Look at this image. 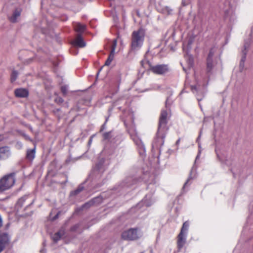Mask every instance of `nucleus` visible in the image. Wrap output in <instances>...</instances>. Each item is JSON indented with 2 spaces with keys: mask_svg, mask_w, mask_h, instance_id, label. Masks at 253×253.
Instances as JSON below:
<instances>
[{
  "mask_svg": "<svg viewBox=\"0 0 253 253\" xmlns=\"http://www.w3.org/2000/svg\"><path fill=\"white\" fill-rule=\"evenodd\" d=\"M169 117L170 116L167 110H161L159 119L157 136L158 139H161L162 145L164 143L165 138L169 129L167 125Z\"/></svg>",
  "mask_w": 253,
  "mask_h": 253,
  "instance_id": "1",
  "label": "nucleus"
},
{
  "mask_svg": "<svg viewBox=\"0 0 253 253\" xmlns=\"http://www.w3.org/2000/svg\"><path fill=\"white\" fill-rule=\"evenodd\" d=\"M145 36V30L142 28L134 31L131 34V47L132 49H136L142 46Z\"/></svg>",
  "mask_w": 253,
  "mask_h": 253,
  "instance_id": "2",
  "label": "nucleus"
},
{
  "mask_svg": "<svg viewBox=\"0 0 253 253\" xmlns=\"http://www.w3.org/2000/svg\"><path fill=\"white\" fill-rule=\"evenodd\" d=\"M14 175V173H11L3 176L0 179V189L1 192L13 186L15 182Z\"/></svg>",
  "mask_w": 253,
  "mask_h": 253,
  "instance_id": "3",
  "label": "nucleus"
},
{
  "mask_svg": "<svg viewBox=\"0 0 253 253\" xmlns=\"http://www.w3.org/2000/svg\"><path fill=\"white\" fill-rule=\"evenodd\" d=\"M121 237L124 240L135 241L138 240L140 236L138 228H131L123 232Z\"/></svg>",
  "mask_w": 253,
  "mask_h": 253,
  "instance_id": "4",
  "label": "nucleus"
},
{
  "mask_svg": "<svg viewBox=\"0 0 253 253\" xmlns=\"http://www.w3.org/2000/svg\"><path fill=\"white\" fill-rule=\"evenodd\" d=\"M150 70L154 74L157 75H163L169 71V67L168 65L160 64L155 66H151Z\"/></svg>",
  "mask_w": 253,
  "mask_h": 253,
  "instance_id": "5",
  "label": "nucleus"
},
{
  "mask_svg": "<svg viewBox=\"0 0 253 253\" xmlns=\"http://www.w3.org/2000/svg\"><path fill=\"white\" fill-rule=\"evenodd\" d=\"M216 50L217 48L215 46H213L210 49L208 58L207 59V71L211 69L213 66L212 57Z\"/></svg>",
  "mask_w": 253,
  "mask_h": 253,
  "instance_id": "6",
  "label": "nucleus"
},
{
  "mask_svg": "<svg viewBox=\"0 0 253 253\" xmlns=\"http://www.w3.org/2000/svg\"><path fill=\"white\" fill-rule=\"evenodd\" d=\"M14 95L18 98H27L29 95V92L26 88H18L14 90Z\"/></svg>",
  "mask_w": 253,
  "mask_h": 253,
  "instance_id": "7",
  "label": "nucleus"
},
{
  "mask_svg": "<svg viewBox=\"0 0 253 253\" xmlns=\"http://www.w3.org/2000/svg\"><path fill=\"white\" fill-rule=\"evenodd\" d=\"M10 155V148L8 146L0 147V160L7 159Z\"/></svg>",
  "mask_w": 253,
  "mask_h": 253,
  "instance_id": "8",
  "label": "nucleus"
},
{
  "mask_svg": "<svg viewBox=\"0 0 253 253\" xmlns=\"http://www.w3.org/2000/svg\"><path fill=\"white\" fill-rule=\"evenodd\" d=\"M9 238L8 235L5 233L0 234V253L4 249L6 245L8 244Z\"/></svg>",
  "mask_w": 253,
  "mask_h": 253,
  "instance_id": "9",
  "label": "nucleus"
},
{
  "mask_svg": "<svg viewBox=\"0 0 253 253\" xmlns=\"http://www.w3.org/2000/svg\"><path fill=\"white\" fill-rule=\"evenodd\" d=\"M185 235L179 234L177 237V248L178 251H180L186 243Z\"/></svg>",
  "mask_w": 253,
  "mask_h": 253,
  "instance_id": "10",
  "label": "nucleus"
},
{
  "mask_svg": "<svg viewBox=\"0 0 253 253\" xmlns=\"http://www.w3.org/2000/svg\"><path fill=\"white\" fill-rule=\"evenodd\" d=\"M248 45L245 44L244 45V49L242 50V56L239 64V70L240 72H242L244 70L245 66V62L246 59V54L247 53V48Z\"/></svg>",
  "mask_w": 253,
  "mask_h": 253,
  "instance_id": "11",
  "label": "nucleus"
},
{
  "mask_svg": "<svg viewBox=\"0 0 253 253\" xmlns=\"http://www.w3.org/2000/svg\"><path fill=\"white\" fill-rule=\"evenodd\" d=\"M72 43L74 45L79 47H83L85 45V43L80 34L77 35L75 40L72 42Z\"/></svg>",
  "mask_w": 253,
  "mask_h": 253,
  "instance_id": "12",
  "label": "nucleus"
},
{
  "mask_svg": "<svg viewBox=\"0 0 253 253\" xmlns=\"http://www.w3.org/2000/svg\"><path fill=\"white\" fill-rule=\"evenodd\" d=\"M21 12V10L19 8L16 9L13 12L12 15L9 17L10 22L15 23L17 21V19L20 16Z\"/></svg>",
  "mask_w": 253,
  "mask_h": 253,
  "instance_id": "13",
  "label": "nucleus"
},
{
  "mask_svg": "<svg viewBox=\"0 0 253 253\" xmlns=\"http://www.w3.org/2000/svg\"><path fill=\"white\" fill-rule=\"evenodd\" d=\"M36 154V146L32 149H28L26 152V158L30 161H32Z\"/></svg>",
  "mask_w": 253,
  "mask_h": 253,
  "instance_id": "14",
  "label": "nucleus"
},
{
  "mask_svg": "<svg viewBox=\"0 0 253 253\" xmlns=\"http://www.w3.org/2000/svg\"><path fill=\"white\" fill-rule=\"evenodd\" d=\"M189 226V223L188 221H185L183 223L182 226L181 228L180 232L179 234L182 235H185L186 236L187 231Z\"/></svg>",
  "mask_w": 253,
  "mask_h": 253,
  "instance_id": "15",
  "label": "nucleus"
},
{
  "mask_svg": "<svg viewBox=\"0 0 253 253\" xmlns=\"http://www.w3.org/2000/svg\"><path fill=\"white\" fill-rule=\"evenodd\" d=\"M75 30L77 32L82 33L85 30V26L80 23H77L75 26Z\"/></svg>",
  "mask_w": 253,
  "mask_h": 253,
  "instance_id": "16",
  "label": "nucleus"
},
{
  "mask_svg": "<svg viewBox=\"0 0 253 253\" xmlns=\"http://www.w3.org/2000/svg\"><path fill=\"white\" fill-rule=\"evenodd\" d=\"M114 57V53L110 52L107 59L106 60L105 65L107 66H109L111 62L113 61Z\"/></svg>",
  "mask_w": 253,
  "mask_h": 253,
  "instance_id": "17",
  "label": "nucleus"
},
{
  "mask_svg": "<svg viewBox=\"0 0 253 253\" xmlns=\"http://www.w3.org/2000/svg\"><path fill=\"white\" fill-rule=\"evenodd\" d=\"M62 235L60 232L55 233L52 237V240L54 242H57L61 238Z\"/></svg>",
  "mask_w": 253,
  "mask_h": 253,
  "instance_id": "18",
  "label": "nucleus"
},
{
  "mask_svg": "<svg viewBox=\"0 0 253 253\" xmlns=\"http://www.w3.org/2000/svg\"><path fill=\"white\" fill-rule=\"evenodd\" d=\"M17 76H18V72L16 71L13 70L11 73V78H10L11 82L12 83L15 81V80L17 79Z\"/></svg>",
  "mask_w": 253,
  "mask_h": 253,
  "instance_id": "19",
  "label": "nucleus"
},
{
  "mask_svg": "<svg viewBox=\"0 0 253 253\" xmlns=\"http://www.w3.org/2000/svg\"><path fill=\"white\" fill-rule=\"evenodd\" d=\"M117 40L114 39L113 41V42H112V43L111 45V50L110 52L114 53H115V49L117 46Z\"/></svg>",
  "mask_w": 253,
  "mask_h": 253,
  "instance_id": "20",
  "label": "nucleus"
},
{
  "mask_svg": "<svg viewBox=\"0 0 253 253\" xmlns=\"http://www.w3.org/2000/svg\"><path fill=\"white\" fill-rule=\"evenodd\" d=\"M61 91L65 95L67 93V88L66 86H62L61 87Z\"/></svg>",
  "mask_w": 253,
  "mask_h": 253,
  "instance_id": "21",
  "label": "nucleus"
},
{
  "mask_svg": "<svg viewBox=\"0 0 253 253\" xmlns=\"http://www.w3.org/2000/svg\"><path fill=\"white\" fill-rule=\"evenodd\" d=\"M111 132H107L103 134V136L104 139H109L110 138Z\"/></svg>",
  "mask_w": 253,
  "mask_h": 253,
  "instance_id": "22",
  "label": "nucleus"
},
{
  "mask_svg": "<svg viewBox=\"0 0 253 253\" xmlns=\"http://www.w3.org/2000/svg\"><path fill=\"white\" fill-rule=\"evenodd\" d=\"M55 102L59 103H62L63 102L64 100L61 97H58L55 100Z\"/></svg>",
  "mask_w": 253,
  "mask_h": 253,
  "instance_id": "23",
  "label": "nucleus"
},
{
  "mask_svg": "<svg viewBox=\"0 0 253 253\" xmlns=\"http://www.w3.org/2000/svg\"><path fill=\"white\" fill-rule=\"evenodd\" d=\"M92 204V202H89L88 203H85L84 206H83V208H87V207H89V206H90Z\"/></svg>",
  "mask_w": 253,
  "mask_h": 253,
  "instance_id": "24",
  "label": "nucleus"
},
{
  "mask_svg": "<svg viewBox=\"0 0 253 253\" xmlns=\"http://www.w3.org/2000/svg\"><path fill=\"white\" fill-rule=\"evenodd\" d=\"M60 213V211H58V213L56 214V215L55 216H54L53 217H52L51 220H55L57 218H58Z\"/></svg>",
  "mask_w": 253,
  "mask_h": 253,
  "instance_id": "25",
  "label": "nucleus"
},
{
  "mask_svg": "<svg viewBox=\"0 0 253 253\" xmlns=\"http://www.w3.org/2000/svg\"><path fill=\"white\" fill-rule=\"evenodd\" d=\"M197 99H198V102H199V106L201 108V110L203 111V107H202V105H201V101H202V99H199V98H198Z\"/></svg>",
  "mask_w": 253,
  "mask_h": 253,
  "instance_id": "26",
  "label": "nucleus"
},
{
  "mask_svg": "<svg viewBox=\"0 0 253 253\" xmlns=\"http://www.w3.org/2000/svg\"><path fill=\"white\" fill-rule=\"evenodd\" d=\"M82 190V188H79L77 189H76V190H75L74 194H77L79 193Z\"/></svg>",
  "mask_w": 253,
  "mask_h": 253,
  "instance_id": "27",
  "label": "nucleus"
},
{
  "mask_svg": "<svg viewBox=\"0 0 253 253\" xmlns=\"http://www.w3.org/2000/svg\"><path fill=\"white\" fill-rule=\"evenodd\" d=\"M2 226V220L1 217V216L0 215V228Z\"/></svg>",
  "mask_w": 253,
  "mask_h": 253,
  "instance_id": "28",
  "label": "nucleus"
},
{
  "mask_svg": "<svg viewBox=\"0 0 253 253\" xmlns=\"http://www.w3.org/2000/svg\"><path fill=\"white\" fill-rule=\"evenodd\" d=\"M24 201V198H21V199H20L19 200L18 202H19V203H20V202H22V201L23 202V201Z\"/></svg>",
  "mask_w": 253,
  "mask_h": 253,
  "instance_id": "29",
  "label": "nucleus"
},
{
  "mask_svg": "<svg viewBox=\"0 0 253 253\" xmlns=\"http://www.w3.org/2000/svg\"><path fill=\"white\" fill-rule=\"evenodd\" d=\"M120 83H121V80H119V84H118V89H119V85H120Z\"/></svg>",
  "mask_w": 253,
  "mask_h": 253,
  "instance_id": "30",
  "label": "nucleus"
},
{
  "mask_svg": "<svg viewBox=\"0 0 253 253\" xmlns=\"http://www.w3.org/2000/svg\"><path fill=\"white\" fill-rule=\"evenodd\" d=\"M179 142H180V139L177 140V141H176V144H178Z\"/></svg>",
  "mask_w": 253,
  "mask_h": 253,
  "instance_id": "31",
  "label": "nucleus"
},
{
  "mask_svg": "<svg viewBox=\"0 0 253 253\" xmlns=\"http://www.w3.org/2000/svg\"><path fill=\"white\" fill-rule=\"evenodd\" d=\"M228 11V10H227V11H225V15H226V16H227V13Z\"/></svg>",
  "mask_w": 253,
  "mask_h": 253,
  "instance_id": "32",
  "label": "nucleus"
},
{
  "mask_svg": "<svg viewBox=\"0 0 253 253\" xmlns=\"http://www.w3.org/2000/svg\"><path fill=\"white\" fill-rule=\"evenodd\" d=\"M28 139H29V140H30L31 141H32V139H31L30 138H28Z\"/></svg>",
  "mask_w": 253,
  "mask_h": 253,
  "instance_id": "33",
  "label": "nucleus"
},
{
  "mask_svg": "<svg viewBox=\"0 0 253 253\" xmlns=\"http://www.w3.org/2000/svg\"><path fill=\"white\" fill-rule=\"evenodd\" d=\"M198 157H199V155H198L197 156V158H196V159H197Z\"/></svg>",
  "mask_w": 253,
  "mask_h": 253,
  "instance_id": "34",
  "label": "nucleus"
},
{
  "mask_svg": "<svg viewBox=\"0 0 253 253\" xmlns=\"http://www.w3.org/2000/svg\"><path fill=\"white\" fill-rule=\"evenodd\" d=\"M187 182H188V181H187L186 183H185V185L187 184Z\"/></svg>",
  "mask_w": 253,
  "mask_h": 253,
  "instance_id": "35",
  "label": "nucleus"
}]
</instances>
